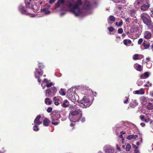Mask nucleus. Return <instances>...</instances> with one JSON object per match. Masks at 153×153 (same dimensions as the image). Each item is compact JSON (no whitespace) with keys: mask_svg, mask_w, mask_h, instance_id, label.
<instances>
[{"mask_svg":"<svg viewBox=\"0 0 153 153\" xmlns=\"http://www.w3.org/2000/svg\"><path fill=\"white\" fill-rule=\"evenodd\" d=\"M122 148H123V149H125V146L124 145H123L122 146Z\"/></svg>","mask_w":153,"mask_h":153,"instance_id":"63","label":"nucleus"},{"mask_svg":"<svg viewBox=\"0 0 153 153\" xmlns=\"http://www.w3.org/2000/svg\"><path fill=\"white\" fill-rule=\"evenodd\" d=\"M38 66L41 71H39L38 69L36 68V71L37 73L39 75L41 76H42L43 74V71L41 70L44 67V66L41 63H39L38 64Z\"/></svg>","mask_w":153,"mask_h":153,"instance_id":"7","label":"nucleus"},{"mask_svg":"<svg viewBox=\"0 0 153 153\" xmlns=\"http://www.w3.org/2000/svg\"><path fill=\"white\" fill-rule=\"evenodd\" d=\"M50 123V121L48 119L46 118L43 121V124L45 126H48Z\"/></svg>","mask_w":153,"mask_h":153,"instance_id":"20","label":"nucleus"},{"mask_svg":"<svg viewBox=\"0 0 153 153\" xmlns=\"http://www.w3.org/2000/svg\"><path fill=\"white\" fill-rule=\"evenodd\" d=\"M33 130L34 131H38L39 130L38 126L36 125H35L33 127Z\"/></svg>","mask_w":153,"mask_h":153,"instance_id":"35","label":"nucleus"},{"mask_svg":"<svg viewBox=\"0 0 153 153\" xmlns=\"http://www.w3.org/2000/svg\"><path fill=\"white\" fill-rule=\"evenodd\" d=\"M115 18L113 16H110L108 20V23L110 24H112L115 20Z\"/></svg>","mask_w":153,"mask_h":153,"instance_id":"17","label":"nucleus"},{"mask_svg":"<svg viewBox=\"0 0 153 153\" xmlns=\"http://www.w3.org/2000/svg\"><path fill=\"white\" fill-rule=\"evenodd\" d=\"M147 108L149 110L153 109V104L152 103H149L147 106Z\"/></svg>","mask_w":153,"mask_h":153,"instance_id":"27","label":"nucleus"},{"mask_svg":"<svg viewBox=\"0 0 153 153\" xmlns=\"http://www.w3.org/2000/svg\"><path fill=\"white\" fill-rule=\"evenodd\" d=\"M118 23L117 22H116L115 23V25H116V26H117L118 27Z\"/></svg>","mask_w":153,"mask_h":153,"instance_id":"60","label":"nucleus"},{"mask_svg":"<svg viewBox=\"0 0 153 153\" xmlns=\"http://www.w3.org/2000/svg\"><path fill=\"white\" fill-rule=\"evenodd\" d=\"M134 148H135V149H137V147L135 145H133Z\"/></svg>","mask_w":153,"mask_h":153,"instance_id":"55","label":"nucleus"},{"mask_svg":"<svg viewBox=\"0 0 153 153\" xmlns=\"http://www.w3.org/2000/svg\"><path fill=\"white\" fill-rule=\"evenodd\" d=\"M123 32V30L121 28H119L118 30V32L119 33H122Z\"/></svg>","mask_w":153,"mask_h":153,"instance_id":"41","label":"nucleus"},{"mask_svg":"<svg viewBox=\"0 0 153 153\" xmlns=\"http://www.w3.org/2000/svg\"><path fill=\"white\" fill-rule=\"evenodd\" d=\"M53 100L54 101H55V102L58 101L59 100V99H57V98L56 97H54L53 98Z\"/></svg>","mask_w":153,"mask_h":153,"instance_id":"46","label":"nucleus"},{"mask_svg":"<svg viewBox=\"0 0 153 153\" xmlns=\"http://www.w3.org/2000/svg\"><path fill=\"white\" fill-rule=\"evenodd\" d=\"M149 76V73L148 72H146L144 74H142L140 76V78L141 79H145Z\"/></svg>","mask_w":153,"mask_h":153,"instance_id":"18","label":"nucleus"},{"mask_svg":"<svg viewBox=\"0 0 153 153\" xmlns=\"http://www.w3.org/2000/svg\"><path fill=\"white\" fill-rule=\"evenodd\" d=\"M85 121V119L84 118L83 119L82 121V122H84V121Z\"/></svg>","mask_w":153,"mask_h":153,"instance_id":"62","label":"nucleus"},{"mask_svg":"<svg viewBox=\"0 0 153 153\" xmlns=\"http://www.w3.org/2000/svg\"><path fill=\"white\" fill-rule=\"evenodd\" d=\"M60 115L56 114L55 115L53 116L52 117V121H53L52 122V124L54 125H57L59 123V122H57L59 119V118Z\"/></svg>","mask_w":153,"mask_h":153,"instance_id":"6","label":"nucleus"},{"mask_svg":"<svg viewBox=\"0 0 153 153\" xmlns=\"http://www.w3.org/2000/svg\"><path fill=\"white\" fill-rule=\"evenodd\" d=\"M131 149V146L129 144H128L126 147V151H129Z\"/></svg>","mask_w":153,"mask_h":153,"instance_id":"33","label":"nucleus"},{"mask_svg":"<svg viewBox=\"0 0 153 153\" xmlns=\"http://www.w3.org/2000/svg\"><path fill=\"white\" fill-rule=\"evenodd\" d=\"M64 2V0H59L56 4L55 9L59 7L61 5L63 4Z\"/></svg>","mask_w":153,"mask_h":153,"instance_id":"15","label":"nucleus"},{"mask_svg":"<svg viewBox=\"0 0 153 153\" xmlns=\"http://www.w3.org/2000/svg\"><path fill=\"white\" fill-rule=\"evenodd\" d=\"M128 98H127L125 100L124 102V103H127L128 102Z\"/></svg>","mask_w":153,"mask_h":153,"instance_id":"52","label":"nucleus"},{"mask_svg":"<svg viewBox=\"0 0 153 153\" xmlns=\"http://www.w3.org/2000/svg\"><path fill=\"white\" fill-rule=\"evenodd\" d=\"M138 105V103L137 102V100H132V101H131L130 103V107H132V108H134L136 106Z\"/></svg>","mask_w":153,"mask_h":153,"instance_id":"14","label":"nucleus"},{"mask_svg":"<svg viewBox=\"0 0 153 153\" xmlns=\"http://www.w3.org/2000/svg\"><path fill=\"white\" fill-rule=\"evenodd\" d=\"M103 150L105 153H114V149L110 145H106L103 147Z\"/></svg>","mask_w":153,"mask_h":153,"instance_id":"5","label":"nucleus"},{"mask_svg":"<svg viewBox=\"0 0 153 153\" xmlns=\"http://www.w3.org/2000/svg\"><path fill=\"white\" fill-rule=\"evenodd\" d=\"M41 118V116L39 115H38L34 120V123L36 125H39L42 123V122L39 120Z\"/></svg>","mask_w":153,"mask_h":153,"instance_id":"11","label":"nucleus"},{"mask_svg":"<svg viewBox=\"0 0 153 153\" xmlns=\"http://www.w3.org/2000/svg\"><path fill=\"white\" fill-rule=\"evenodd\" d=\"M151 33L148 31H146L144 33V37L146 39H150L151 37Z\"/></svg>","mask_w":153,"mask_h":153,"instance_id":"12","label":"nucleus"},{"mask_svg":"<svg viewBox=\"0 0 153 153\" xmlns=\"http://www.w3.org/2000/svg\"><path fill=\"white\" fill-rule=\"evenodd\" d=\"M145 2V0H136L134 3V6L138 7Z\"/></svg>","mask_w":153,"mask_h":153,"instance_id":"9","label":"nucleus"},{"mask_svg":"<svg viewBox=\"0 0 153 153\" xmlns=\"http://www.w3.org/2000/svg\"><path fill=\"white\" fill-rule=\"evenodd\" d=\"M137 137V135H134V134H132L128 136L127 137V139H128L129 140H130L132 139H136Z\"/></svg>","mask_w":153,"mask_h":153,"instance_id":"21","label":"nucleus"},{"mask_svg":"<svg viewBox=\"0 0 153 153\" xmlns=\"http://www.w3.org/2000/svg\"><path fill=\"white\" fill-rule=\"evenodd\" d=\"M140 125L143 127L145 126V124L143 123H140Z\"/></svg>","mask_w":153,"mask_h":153,"instance_id":"48","label":"nucleus"},{"mask_svg":"<svg viewBox=\"0 0 153 153\" xmlns=\"http://www.w3.org/2000/svg\"><path fill=\"white\" fill-rule=\"evenodd\" d=\"M82 4L81 0H69L65 3V4L76 16H80L82 14V10L79 7Z\"/></svg>","mask_w":153,"mask_h":153,"instance_id":"1","label":"nucleus"},{"mask_svg":"<svg viewBox=\"0 0 153 153\" xmlns=\"http://www.w3.org/2000/svg\"><path fill=\"white\" fill-rule=\"evenodd\" d=\"M51 91L48 89L46 90L45 91V95L46 97H48L51 95Z\"/></svg>","mask_w":153,"mask_h":153,"instance_id":"28","label":"nucleus"},{"mask_svg":"<svg viewBox=\"0 0 153 153\" xmlns=\"http://www.w3.org/2000/svg\"><path fill=\"white\" fill-rule=\"evenodd\" d=\"M143 42V39H140L138 41V44H140Z\"/></svg>","mask_w":153,"mask_h":153,"instance_id":"42","label":"nucleus"},{"mask_svg":"<svg viewBox=\"0 0 153 153\" xmlns=\"http://www.w3.org/2000/svg\"><path fill=\"white\" fill-rule=\"evenodd\" d=\"M140 91L139 90H137L135 91V94H140Z\"/></svg>","mask_w":153,"mask_h":153,"instance_id":"47","label":"nucleus"},{"mask_svg":"<svg viewBox=\"0 0 153 153\" xmlns=\"http://www.w3.org/2000/svg\"><path fill=\"white\" fill-rule=\"evenodd\" d=\"M146 59L148 60V62L150 60V57H148L146 58Z\"/></svg>","mask_w":153,"mask_h":153,"instance_id":"53","label":"nucleus"},{"mask_svg":"<svg viewBox=\"0 0 153 153\" xmlns=\"http://www.w3.org/2000/svg\"><path fill=\"white\" fill-rule=\"evenodd\" d=\"M42 10L43 12H45V13L47 14H49L50 13V11L48 10L46 8L43 9Z\"/></svg>","mask_w":153,"mask_h":153,"instance_id":"34","label":"nucleus"},{"mask_svg":"<svg viewBox=\"0 0 153 153\" xmlns=\"http://www.w3.org/2000/svg\"><path fill=\"white\" fill-rule=\"evenodd\" d=\"M142 45H143V46L144 47L145 49H147L149 47V44H146L145 42H144L143 43Z\"/></svg>","mask_w":153,"mask_h":153,"instance_id":"30","label":"nucleus"},{"mask_svg":"<svg viewBox=\"0 0 153 153\" xmlns=\"http://www.w3.org/2000/svg\"><path fill=\"white\" fill-rule=\"evenodd\" d=\"M139 56H141L142 58L143 57V55H139L137 54H136L133 55V59L134 60H136L140 59V58L139 57Z\"/></svg>","mask_w":153,"mask_h":153,"instance_id":"25","label":"nucleus"},{"mask_svg":"<svg viewBox=\"0 0 153 153\" xmlns=\"http://www.w3.org/2000/svg\"><path fill=\"white\" fill-rule=\"evenodd\" d=\"M38 81L39 82H40L41 81V79L39 78H38Z\"/></svg>","mask_w":153,"mask_h":153,"instance_id":"54","label":"nucleus"},{"mask_svg":"<svg viewBox=\"0 0 153 153\" xmlns=\"http://www.w3.org/2000/svg\"><path fill=\"white\" fill-rule=\"evenodd\" d=\"M126 21L127 22H129V19L128 18H127L126 19Z\"/></svg>","mask_w":153,"mask_h":153,"instance_id":"57","label":"nucleus"},{"mask_svg":"<svg viewBox=\"0 0 153 153\" xmlns=\"http://www.w3.org/2000/svg\"><path fill=\"white\" fill-rule=\"evenodd\" d=\"M140 144V143L139 142H137L136 143V145H139Z\"/></svg>","mask_w":153,"mask_h":153,"instance_id":"56","label":"nucleus"},{"mask_svg":"<svg viewBox=\"0 0 153 153\" xmlns=\"http://www.w3.org/2000/svg\"><path fill=\"white\" fill-rule=\"evenodd\" d=\"M45 104H46L50 105L52 103V101L51 100V99L48 98H46L45 99Z\"/></svg>","mask_w":153,"mask_h":153,"instance_id":"23","label":"nucleus"},{"mask_svg":"<svg viewBox=\"0 0 153 153\" xmlns=\"http://www.w3.org/2000/svg\"><path fill=\"white\" fill-rule=\"evenodd\" d=\"M54 104L56 105H57L59 104V103L57 101H55V102H54Z\"/></svg>","mask_w":153,"mask_h":153,"instance_id":"51","label":"nucleus"},{"mask_svg":"<svg viewBox=\"0 0 153 153\" xmlns=\"http://www.w3.org/2000/svg\"><path fill=\"white\" fill-rule=\"evenodd\" d=\"M136 11L134 10H131L129 11V13L130 14L131 16H134L135 13Z\"/></svg>","mask_w":153,"mask_h":153,"instance_id":"26","label":"nucleus"},{"mask_svg":"<svg viewBox=\"0 0 153 153\" xmlns=\"http://www.w3.org/2000/svg\"><path fill=\"white\" fill-rule=\"evenodd\" d=\"M80 106L82 107H88L90 106V101L86 97H84L82 100L79 101Z\"/></svg>","mask_w":153,"mask_h":153,"instance_id":"4","label":"nucleus"},{"mask_svg":"<svg viewBox=\"0 0 153 153\" xmlns=\"http://www.w3.org/2000/svg\"><path fill=\"white\" fill-rule=\"evenodd\" d=\"M52 108L51 107H48L47 109V111L48 113L51 112L52 111Z\"/></svg>","mask_w":153,"mask_h":153,"instance_id":"40","label":"nucleus"},{"mask_svg":"<svg viewBox=\"0 0 153 153\" xmlns=\"http://www.w3.org/2000/svg\"><path fill=\"white\" fill-rule=\"evenodd\" d=\"M79 105H75L73 106V105H70L69 107V108L71 110L72 109H77L78 108V106Z\"/></svg>","mask_w":153,"mask_h":153,"instance_id":"32","label":"nucleus"},{"mask_svg":"<svg viewBox=\"0 0 153 153\" xmlns=\"http://www.w3.org/2000/svg\"><path fill=\"white\" fill-rule=\"evenodd\" d=\"M53 92L54 93H56L57 91V88L55 87H53L52 88Z\"/></svg>","mask_w":153,"mask_h":153,"instance_id":"36","label":"nucleus"},{"mask_svg":"<svg viewBox=\"0 0 153 153\" xmlns=\"http://www.w3.org/2000/svg\"><path fill=\"white\" fill-rule=\"evenodd\" d=\"M118 27L121 26L123 24V21L122 20L121 22L118 23Z\"/></svg>","mask_w":153,"mask_h":153,"instance_id":"44","label":"nucleus"},{"mask_svg":"<svg viewBox=\"0 0 153 153\" xmlns=\"http://www.w3.org/2000/svg\"><path fill=\"white\" fill-rule=\"evenodd\" d=\"M140 100L142 104L145 105L147 102L148 99L144 97H142L140 98Z\"/></svg>","mask_w":153,"mask_h":153,"instance_id":"16","label":"nucleus"},{"mask_svg":"<svg viewBox=\"0 0 153 153\" xmlns=\"http://www.w3.org/2000/svg\"><path fill=\"white\" fill-rule=\"evenodd\" d=\"M140 17L144 23L148 26H151L152 25V23L150 17L147 13H142L140 15Z\"/></svg>","mask_w":153,"mask_h":153,"instance_id":"3","label":"nucleus"},{"mask_svg":"<svg viewBox=\"0 0 153 153\" xmlns=\"http://www.w3.org/2000/svg\"><path fill=\"white\" fill-rule=\"evenodd\" d=\"M121 133L122 134H125V132H123V131H121Z\"/></svg>","mask_w":153,"mask_h":153,"instance_id":"61","label":"nucleus"},{"mask_svg":"<svg viewBox=\"0 0 153 153\" xmlns=\"http://www.w3.org/2000/svg\"><path fill=\"white\" fill-rule=\"evenodd\" d=\"M140 119L143 122L146 123H148V121L144 118V116L143 115H140Z\"/></svg>","mask_w":153,"mask_h":153,"instance_id":"29","label":"nucleus"},{"mask_svg":"<svg viewBox=\"0 0 153 153\" xmlns=\"http://www.w3.org/2000/svg\"><path fill=\"white\" fill-rule=\"evenodd\" d=\"M108 29L110 32H112L114 30V28L111 27H110L109 28H108Z\"/></svg>","mask_w":153,"mask_h":153,"instance_id":"38","label":"nucleus"},{"mask_svg":"<svg viewBox=\"0 0 153 153\" xmlns=\"http://www.w3.org/2000/svg\"><path fill=\"white\" fill-rule=\"evenodd\" d=\"M72 110L69 114V119L71 121L75 122L82 116V111L80 109Z\"/></svg>","mask_w":153,"mask_h":153,"instance_id":"2","label":"nucleus"},{"mask_svg":"<svg viewBox=\"0 0 153 153\" xmlns=\"http://www.w3.org/2000/svg\"><path fill=\"white\" fill-rule=\"evenodd\" d=\"M53 85V83L51 82L49 83H48V84H47L46 85L47 87L49 88V87H51L52 85Z\"/></svg>","mask_w":153,"mask_h":153,"instance_id":"39","label":"nucleus"},{"mask_svg":"<svg viewBox=\"0 0 153 153\" xmlns=\"http://www.w3.org/2000/svg\"><path fill=\"white\" fill-rule=\"evenodd\" d=\"M150 5L149 4L146 5L144 4L141 7V9L143 11H146L148 10Z\"/></svg>","mask_w":153,"mask_h":153,"instance_id":"19","label":"nucleus"},{"mask_svg":"<svg viewBox=\"0 0 153 153\" xmlns=\"http://www.w3.org/2000/svg\"><path fill=\"white\" fill-rule=\"evenodd\" d=\"M55 0H50L49 1V3L50 4H52L53 3L55 2Z\"/></svg>","mask_w":153,"mask_h":153,"instance_id":"45","label":"nucleus"},{"mask_svg":"<svg viewBox=\"0 0 153 153\" xmlns=\"http://www.w3.org/2000/svg\"><path fill=\"white\" fill-rule=\"evenodd\" d=\"M30 4V2H28L27 3V4H26V6L27 7H29V4ZM30 8L32 9H34V7H33V5H32L31 6V7H30Z\"/></svg>","mask_w":153,"mask_h":153,"instance_id":"37","label":"nucleus"},{"mask_svg":"<svg viewBox=\"0 0 153 153\" xmlns=\"http://www.w3.org/2000/svg\"><path fill=\"white\" fill-rule=\"evenodd\" d=\"M83 7L85 9L88 10L91 8L92 5L89 2L86 1L84 4Z\"/></svg>","mask_w":153,"mask_h":153,"instance_id":"8","label":"nucleus"},{"mask_svg":"<svg viewBox=\"0 0 153 153\" xmlns=\"http://www.w3.org/2000/svg\"><path fill=\"white\" fill-rule=\"evenodd\" d=\"M69 105V102L67 100H65L62 104V106L63 107H67Z\"/></svg>","mask_w":153,"mask_h":153,"instance_id":"22","label":"nucleus"},{"mask_svg":"<svg viewBox=\"0 0 153 153\" xmlns=\"http://www.w3.org/2000/svg\"><path fill=\"white\" fill-rule=\"evenodd\" d=\"M43 82H48V80L46 79H45L43 80Z\"/></svg>","mask_w":153,"mask_h":153,"instance_id":"50","label":"nucleus"},{"mask_svg":"<svg viewBox=\"0 0 153 153\" xmlns=\"http://www.w3.org/2000/svg\"><path fill=\"white\" fill-rule=\"evenodd\" d=\"M131 43V42L130 40L125 39L123 40L124 44L126 46H128L130 45Z\"/></svg>","mask_w":153,"mask_h":153,"instance_id":"24","label":"nucleus"},{"mask_svg":"<svg viewBox=\"0 0 153 153\" xmlns=\"http://www.w3.org/2000/svg\"><path fill=\"white\" fill-rule=\"evenodd\" d=\"M59 92L60 95L62 96H64L65 95V93L63 89L61 88L60 90L59 91Z\"/></svg>","mask_w":153,"mask_h":153,"instance_id":"31","label":"nucleus"},{"mask_svg":"<svg viewBox=\"0 0 153 153\" xmlns=\"http://www.w3.org/2000/svg\"><path fill=\"white\" fill-rule=\"evenodd\" d=\"M119 137L120 138H122L123 137V135L121 134V135H120V136H119Z\"/></svg>","mask_w":153,"mask_h":153,"instance_id":"59","label":"nucleus"},{"mask_svg":"<svg viewBox=\"0 0 153 153\" xmlns=\"http://www.w3.org/2000/svg\"><path fill=\"white\" fill-rule=\"evenodd\" d=\"M116 148L118 150H120V147L118 146V145L117 144L116 145Z\"/></svg>","mask_w":153,"mask_h":153,"instance_id":"49","label":"nucleus"},{"mask_svg":"<svg viewBox=\"0 0 153 153\" xmlns=\"http://www.w3.org/2000/svg\"><path fill=\"white\" fill-rule=\"evenodd\" d=\"M150 94L151 95V96H152V97H153V92H151V93H150Z\"/></svg>","mask_w":153,"mask_h":153,"instance_id":"58","label":"nucleus"},{"mask_svg":"<svg viewBox=\"0 0 153 153\" xmlns=\"http://www.w3.org/2000/svg\"><path fill=\"white\" fill-rule=\"evenodd\" d=\"M19 10L22 13L26 15H28L30 13L27 12L25 7L22 6H20L19 7Z\"/></svg>","mask_w":153,"mask_h":153,"instance_id":"10","label":"nucleus"},{"mask_svg":"<svg viewBox=\"0 0 153 153\" xmlns=\"http://www.w3.org/2000/svg\"><path fill=\"white\" fill-rule=\"evenodd\" d=\"M126 35L125 34H122V36L123 37L125 36Z\"/></svg>","mask_w":153,"mask_h":153,"instance_id":"64","label":"nucleus"},{"mask_svg":"<svg viewBox=\"0 0 153 153\" xmlns=\"http://www.w3.org/2000/svg\"><path fill=\"white\" fill-rule=\"evenodd\" d=\"M139 91H140V94H144L145 92L142 89H141Z\"/></svg>","mask_w":153,"mask_h":153,"instance_id":"43","label":"nucleus"},{"mask_svg":"<svg viewBox=\"0 0 153 153\" xmlns=\"http://www.w3.org/2000/svg\"><path fill=\"white\" fill-rule=\"evenodd\" d=\"M134 67V68L138 71H141L143 70V68L141 65L137 63L135 64Z\"/></svg>","mask_w":153,"mask_h":153,"instance_id":"13","label":"nucleus"}]
</instances>
